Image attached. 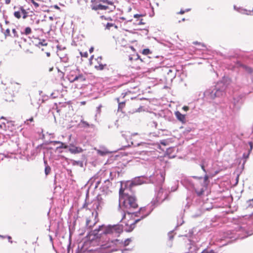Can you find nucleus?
Here are the masks:
<instances>
[{
	"label": "nucleus",
	"mask_w": 253,
	"mask_h": 253,
	"mask_svg": "<svg viewBox=\"0 0 253 253\" xmlns=\"http://www.w3.org/2000/svg\"><path fill=\"white\" fill-rule=\"evenodd\" d=\"M117 29H118V26L113 23H108L105 25V29H107L108 30H113L114 29L117 30Z\"/></svg>",
	"instance_id": "nucleus-12"
},
{
	"label": "nucleus",
	"mask_w": 253,
	"mask_h": 253,
	"mask_svg": "<svg viewBox=\"0 0 253 253\" xmlns=\"http://www.w3.org/2000/svg\"><path fill=\"white\" fill-rule=\"evenodd\" d=\"M69 151L71 153L77 154L83 152V149L81 147L71 145L69 148Z\"/></svg>",
	"instance_id": "nucleus-10"
},
{
	"label": "nucleus",
	"mask_w": 253,
	"mask_h": 253,
	"mask_svg": "<svg viewBox=\"0 0 253 253\" xmlns=\"http://www.w3.org/2000/svg\"><path fill=\"white\" fill-rule=\"evenodd\" d=\"M11 237L10 236H8V241L9 242H10L11 243H12V241H11Z\"/></svg>",
	"instance_id": "nucleus-37"
},
{
	"label": "nucleus",
	"mask_w": 253,
	"mask_h": 253,
	"mask_svg": "<svg viewBox=\"0 0 253 253\" xmlns=\"http://www.w3.org/2000/svg\"><path fill=\"white\" fill-rule=\"evenodd\" d=\"M67 79L70 83H83L86 80L85 76L78 69L71 70L67 75Z\"/></svg>",
	"instance_id": "nucleus-3"
},
{
	"label": "nucleus",
	"mask_w": 253,
	"mask_h": 253,
	"mask_svg": "<svg viewBox=\"0 0 253 253\" xmlns=\"http://www.w3.org/2000/svg\"><path fill=\"white\" fill-rule=\"evenodd\" d=\"M14 15L17 19H20L21 17V12L20 11H15L14 12Z\"/></svg>",
	"instance_id": "nucleus-20"
},
{
	"label": "nucleus",
	"mask_w": 253,
	"mask_h": 253,
	"mask_svg": "<svg viewBox=\"0 0 253 253\" xmlns=\"http://www.w3.org/2000/svg\"><path fill=\"white\" fill-rule=\"evenodd\" d=\"M182 109L185 111H187L189 110V107L184 106L182 107Z\"/></svg>",
	"instance_id": "nucleus-31"
},
{
	"label": "nucleus",
	"mask_w": 253,
	"mask_h": 253,
	"mask_svg": "<svg viewBox=\"0 0 253 253\" xmlns=\"http://www.w3.org/2000/svg\"><path fill=\"white\" fill-rule=\"evenodd\" d=\"M249 202H250V205L253 207V198L249 200Z\"/></svg>",
	"instance_id": "nucleus-32"
},
{
	"label": "nucleus",
	"mask_w": 253,
	"mask_h": 253,
	"mask_svg": "<svg viewBox=\"0 0 253 253\" xmlns=\"http://www.w3.org/2000/svg\"><path fill=\"white\" fill-rule=\"evenodd\" d=\"M175 115L177 119L182 123H185L186 122L185 115L182 114L179 111H176L175 113Z\"/></svg>",
	"instance_id": "nucleus-11"
},
{
	"label": "nucleus",
	"mask_w": 253,
	"mask_h": 253,
	"mask_svg": "<svg viewBox=\"0 0 253 253\" xmlns=\"http://www.w3.org/2000/svg\"><path fill=\"white\" fill-rule=\"evenodd\" d=\"M46 54L47 57H49L50 56V53L49 52H46Z\"/></svg>",
	"instance_id": "nucleus-41"
},
{
	"label": "nucleus",
	"mask_w": 253,
	"mask_h": 253,
	"mask_svg": "<svg viewBox=\"0 0 253 253\" xmlns=\"http://www.w3.org/2000/svg\"><path fill=\"white\" fill-rule=\"evenodd\" d=\"M140 220L141 219H137L132 221H128L126 224V230L127 232H131L134 228L135 224Z\"/></svg>",
	"instance_id": "nucleus-9"
},
{
	"label": "nucleus",
	"mask_w": 253,
	"mask_h": 253,
	"mask_svg": "<svg viewBox=\"0 0 253 253\" xmlns=\"http://www.w3.org/2000/svg\"><path fill=\"white\" fill-rule=\"evenodd\" d=\"M102 58L101 57H98L95 59V61L97 62V64H95L94 68L98 70H102L107 66L106 64H103L102 62Z\"/></svg>",
	"instance_id": "nucleus-7"
},
{
	"label": "nucleus",
	"mask_w": 253,
	"mask_h": 253,
	"mask_svg": "<svg viewBox=\"0 0 253 253\" xmlns=\"http://www.w3.org/2000/svg\"><path fill=\"white\" fill-rule=\"evenodd\" d=\"M193 43L195 45H200L201 47H206V45L203 43H201V42H193Z\"/></svg>",
	"instance_id": "nucleus-23"
},
{
	"label": "nucleus",
	"mask_w": 253,
	"mask_h": 253,
	"mask_svg": "<svg viewBox=\"0 0 253 253\" xmlns=\"http://www.w3.org/2000/svg\"><path fill=\"white\" fill-rule=\"evenodd\" d=\"M131 242V238H128V239H126V240H125L124 242V245L125 246H128L129 243Z\"/></svg>",
	"instance_id": "nucleus-19"
},
{
	"label": "nucleus",
	"mask_w": 253,
	"mask_h": 253,
	"mask_svg": "<svg viewBox=\"0 0 253 253\" xmlns=\"http://www.w3.org/2000/svg\"><path fill=\"white\" fill-rule=\"evenodd\" d=\"M81 123L82 124L84 127H88L89 126L88 123L84 121H81Z\"/></svg>",
	"instance_id": "nucleus-24"
},
{
	"label": "nucleus",
	"mask_w": 253,
	"mask_h": 253,
	"mask_svg": "<svg viewBox=\"0 0 253 253\" xmlns=\"http://www.w3.org/2000/svg\"><path fill=\"white\" fill-rule=\"evenodd\" d=\"M204 253H214V251L211 250L210 251H207L206 252H204Z\"/></svg>",
	"instance_id": "nucleus-35"
},
{
	"label": "nucleus",
	"mask_w": 253,
	"mask_h": 253,
	"mask_svg": "<svg viewBox=\"0 0 253 253\" xmlns=\"http://www.w3.org/2000/svg\"><path fill=\"white\" fill-rule=\"evenodd\" d=\"M52 143H53V144H60L61 142L60 141H54L52 142Z\"/></svg>",
	"instance_id": "nucleus-34"
},
{
	"label": "nucleus",
	"mask_w": 253,
	"mask_h": 253,
	"mask_svg": "<svg viewBox=\"0 0 253 253\" xmlns=\"http://www.w3.org/2000/svg\"><path fill=\"white\" fill-rule=\"evenodd\" d=\"M50 171H51L50 167L48 165L46 166L45 168V169H44L45 175H48L50 172Z\"/></svg>",
	"instance_id": "nucleus-17"
},
{
	"label": "nucleus",
	"mask_w": 253,
	"mask_h": 253,
	"mask_svg": "<svg viewBox=\"0 0 253 253\" xmlns=\"http://www.w3.org/2000/svg\"><path fill=\"white\" fill-rule=\"evenodd\" d=\"M94 50V48L93 47H91L89 49V52L90 53H92Z\"/></svg>",
	"instance_id": "nucleus-36"
},
{
	"label": "nucleus",
	"mask_w": 253,
	"mask_h": 253,
	"mask_svg": "<svg viewBox=\"0 0 253 253\" xmlns=\"http://www.w3.org/2000/svg\"><path fill=\"white\" fill-rule=\"evenodd\" d=\"M73 165L74 166L75 165H79L80 167H82L83 166V163L81 161H74L73 162Z\"/></svg>",
	"instance_id": "nucleus-18"
},
{
	"label": "nucleus",
	"mask_w": 253,
	"mask_h": 253,
	"mask_svg": "<svg viewBox=\"0 0 253 253\" xmlns=\"http://www.w3.org/2000/svg\"><path fill=\"white\" fill-rule=\"evenodd\" d=\"M37 1H41L40 0H29V2L32 3L36 8L39 7L40 4Z\"/></svg>",
	"instance_id": "nucleus-14"
},
{
	"label": "nucleus",
	"mask_w": 253,
	"mask_h": 253,
	"mask_svg": "<svg viewBox=\"0 0 253 253\" xmlns=\"http://www.w3.org/2000/svg\"><path fill=\"white\" fill-rule=\"evenodd\" d=\"M201 168L203 170V171H204L205 172H206V170H205V167L203 165H201Z\"/></svg>",
	"instance_id": "nucleus-38"
},
{
	"label": "nucleus",
	"mask_w": 253,
	"mask_h": 253,
	"mask_svg": "<svg viewBox=\"0 0 253 253\" xmlns=\"http://www.w3.org/2000/svg\"><path fill=\"white\" fill-rule=\"evenodd\" d=\"M122 231V229L118 225L106 226L102 225L99 226L98 229L91 231L89 233L88 236L89 238L91 236H94L93 238H91V240L100 238L102 235L112 234L114 235L115 236H118Z\"/></svg>",
	"instance_id": "nucleus-1"
},
{
	"label": "nucleus",
	"mask_w": 253,
	"mask_h": 253,
	"mask_svg": "<svg viewBox=\"0 0 253 253\" xmlns=\"http://www.w3.org/2000/svg\"><path fill=\"white\" fill-rule=\"evenodd\" d=\"M137 58L136 59V60H141L140 59H139V56H138V55H137Z\"/></svg>",
	"instance_id": "nucleus-45"
},
{
	"label": "nucleus",
	"mask_w": 253,
	"mask_h": 253,
	"mask_svg": "<svg viewBox=\"0 0 253 253\" xmlns=\"http://www.w3.org/2000/svg\"><path fill=\"white\" fill-rule=\"evenodd\" d=\"M119 197L120 203H122V206L128 213H130L128 210L136 209L138 208V206L135 198L128 194L126 193L124 190L122 188L120 189Z\"/></svg>",
	"instance_id": "nucleus-2"
},
{
	"label": "nucleus",
	"mask_w": 253,
	"mask_h": 253,
	"mask_svg": "<svg viewBox=\"0 0 253 253\" xmlns=\"http://www.w3.org/2000/svg\"><path fill=\"white\" fill-rule=\"evenodd\" d=\"M68 147V145H66V144L61 142L60 144V146L59 147H57V148H64V149H66Z\"/></svg>",
	"instance_id": "nucleus-21"
},
{
	"label": "nucleus",
	"mask_w": 253,
	"mask_h": 253,
	"mask_svg": "<svg viewBox=\"0 0 253 253\" xmlns=\"http://www.w3.org/2000/svg\"><path fill=\"white\" fill-rule=\"evenodd\" d=\"M101 2L111 5H113L114 4L113 1L109 0H91V9L94 10H107L109 8L108 6L101 4Z\"/></svg>",
	"instance_id": "nucleus-4"
},
{
	"label": "nucleus",
	"mask_w": 253,
	"mask_h": 253,
	"mask_svg": "<svg viewBox=\"0 0 253 253\" xmlns=\"http://www.w3.org/2000/svg\"><path fill=\"white\" fill-rule=\"evenodd\" d=\"M80 53L81 56L82 57L87 58L88 57V53L87 52H80Z\"/></svg>",
	"instance_id": "nucleus-25"
},
{
	"label": "nucleus",
	"mask_w": 253,
	"mask_h": 253,
	"mask_svg": "<svg viewBox=\"0 0 253 253\" xmlns=\"http://www.w3.org/2000/svg\"><path fill=\"white\" fill-rule=\"evenodd\" d=\"M131 48L132 50H134V48L132 46H131Z\"/></svg>",
	"instance_id": "nucleus-49"
},
{
	"label": "nucleus",
	"mask_w": 253,
	"mask_h": 253,
	"mask_svg": "<svg viewBox=\"0 0 253 253\" xmlns=\"http://www.w3.org/2000/svg\"><path fill=\"white\" fill-rule=\"evenodd\" d=\"M126 94H127L126 92L122 93V95H121V98H124L126 96ZM120 98H121V97L117 98V102L119 104L118 111L123 112V109L125 107V105H126V101H124L120 102Z\"/></svg>",
	"instance_id": "nucleus-8"
},
{
	"label": "nucleus",
	"mask_w": 253,
	"mask_h": 253,
	"mask_svg": "<svg viewBox=\"0 0 253 253\" xmlns=\"http://www.w3.org/2000/svg\"><path fill=\"white\" fill-rule=\"evenodd\" d=\"M12 31V33H13L14 36L15 37H18L17 32V31H16L15 29H13Z\"/></svg>",
	"instance_id": "nucleus-29"
},
{
	"label": "nucleus",
	"mask_w": 253,
	"mask_h": 253,
	"mask_svg": "<svg viewBox=\"0 0 253 253\" xmlns=\"http://www.w3.org/2000/svg\"><path fill=\"white\" fill-rule=\"evenodd\" d=\"M242 66H243L244 68H245L248 72H250V73L252 72L253 70H252V68H250V67H247V66H245V65H242Z\"/></svg>",
	"instance_id": "nucleus-28"
},
{
	"label": "nucleus",
	"mask_w": 253,
	"mask_h": 253,
	"mask_svg": "<svg viewBox=\"0 0 253 253\" xmlns=\"http://www.w3.org/2000/svg\"><path fill=\"white\" fill-rule=\"evenodd\" d=\"M142 54L144 55H148L152 53V51L148 48L144 49L142 52Z\"/></svg>",
	"instance_id": "nucleus-15"
},
{
	"label": "nucleus",
	"mask_w": 253,
	"mask_h": 253,
	"mask_svg": "<svg viewBox=\"0 0 253 253\" xmlns=\"http://www.w3.org/2000/svg\"><path fill=\"white\" fill-rule=\"evenodd\" d=\"M19 9L21 11V12L23 15V18L25 19L26 18H27V17L28 16V13L26 11V10L23 8V6H20Z\"/></svg>",
	"instance_id": "nucleus-13"
},
{
	"label": "nucleus",
	"mask_w": 253,
	"mask_h": 253,
	"mask_svg": "<svg viewBox=\"0 0 253 253\" xmlns=\"http://www.w3.org/2000/svg\"><path fill=\"white\" fill-rule=\"evenodd\" d=\"M40 43H41V42ZM41 44L42 45H46L47 44V43H43L42 42H41Z\"/></svg>",
	"instance_id": "nucleus-43"
},
{
	"label": "nucleus",
	"mask_w": 253,
	"mask_h": 253,
	"mask_svg": "<svg viewBox=\"0 0 253 253\" xmlns=\"http://www.w3.org/2000/svg\"><path fill=\"white\" fill-rule=\"evenodd\" d=\"M250 153H251L250 152H248L247 154H246V153L243 154V158H244L246 160L247 159H248L249 157Z\"/></svg>",
	"instance_id": "nucleus-27"
},
{
	"label": "nucleus",
	"mask_w": 253,
	"mask_h": 253,
	"mask_svg": "<svg viewBox=\"0 0 253 253\" xmlns=\"http://www.w3.org/2000/svg\"><path fill=\"white\" fill-rule=\"evenodd\" d=\"M1 119H4V117H2L1 118Z\"/></svg>",
	"instance_id": "nucleus-51"
},
{
	"label": "nucleus",
	"mask_w": 253,
	"mask_h": 253,
	"mask_svg": "<svg viewBox=\"0 0 253 253\" xmlns=\"http://www.w3.org/2000/svg\"><path fill=\"white\" fill-rule=\"evenodd\" d=\"M129 60L130 61L132 60V57H129Z\"/></svg>",
	"instance_id": "nucleus-46"
},
{
	"label": "nucleus",
	"mask_w": 253,
	"mask_h": 253,
	"mask_svg": "<svg viewBox=\"0 0 253 253\" xmlns=\"http://www.w3.org/2000/svg\"><path fill=\"white\" fill-rule=\"evenodd\" d=\"M11 0H5V3L9 4Z\"/></svg>",
	"instance_id": "nucleus-40"
},
{
	"label": "nucleus",
	"mask_w": 253,
	"mask_h": 253,
	"mask_svg": "<svg viewBox=\"0 0 253 253\" xmlns=\"http://www.w3.org/2000/svg\"><path fill=\"white\" fill-rule=\"evenodd\" d=\"M204 179H205V181H206L208 179V176H206L204 177Z\"/></svg>",
	"instance_id": "nucleus-42"
},
{
	"label": "nucleus",
	"mask_w": 253,
	"mask_h": 253,
	"mask_svg": "<svg viewBox=\"0 0 253 253\" xmlns=\"http://www.w3.org/2000/svg\"><path fill=\"white\" fill-rule=\"evenodd\" d=\"M100 183V181H98L97 182V185Z\"/></svg>",
	"instance_id": "nucleus-50"
},
{
	"label": "nucleus",
	"mask_w": 253,
	"mask_h": 253,
	"mask_svg": "<svg viewBox=\"0 0 253 253\" xmlns=\"http://www.w3.org/2000/svg\"><path fill=\"white\" fill-rule=\"evenodd\" d=\"M4 36L5 38H6L7 37L10 36V30L9 29H7L4 32Z\"/></svg>",
	"instance_id": "nucleus-22"
},
{
	"label": "nucleus",
	"mask_w": 253,
	"mask_h": 253,
	"mask_svg": "<svg viewBox=\"0 0 253 253\" xmlns=\"http://www.w3.org/2000/svg\"><path fill=\"white\" fill-rule=\"evenodd\" d=\"M249 144L250 147V149L249 150V152L251 153L253 148V143L252 141H250V142H249Z\"/></svg>",
	"instance_id": "nucleus-26"
},
{
	"label": "nucleus",
	"mask_w": 253,
	"mask_h": 253,
	"mask_svg": "<svg viewBox=\"0 0 253 253\" xmlns=\"http://www.w3.org/2000/svg\"><path fill=\"white\" fill-rule=\"evenodd\" d=\"M195 192L198 196H201L204 194L205 190L206 189V186L200 182L196 183L194 185Z\"/></svg>",
	"instance_id": "nucleus-6"
},
{
	"label": "nucleus",
	"mask_w": 253,
	"mask_h": 253,
	"mask_svg": "<svg viewBox=\"0 0 253 253\" xmlns=\"http://www.w3.org/2000/svg\"><path fill=\"white\" fill-rule=\"evenodd\" d=\"M100 17H101V19H103V18H104V16H101Z\"/></svg>",
	"instance_id": "nucleus-48"
},
{
	"label": "nucleus",
	"mask_w": 253,
	"mask_h": 253,
	"mask_svg": "<svg viewBox=\"0 0 253 253\" xmlns=\"http://www.w3.org/2000/svg\"><path fill=\"white\" fill-rule=\"evenodd\" d=\"M190 9H186V10H181L179 12V14H183L185 13V11H189Z\"/></svg>",
	"instance_id": "nucleus-30"
},
{
	"label": "nucleus",
	"mask_w": 253,
	"mask_h": 253,
	"mask_svg": "<svg viewBox=\"0 0 253 253\" xmlns=\"http://www.w3.org/2000/svg\"><path fill=\"white\" fill-rule=\"evenodd\" d=\"M134 17H136H136H139V16H140V15H138V14H135V15H134Z\"/></svg>",
	"instance_id": "nucleus-44"
},
{
	"label": "nucleus",
	"mask_w": 253,
	"mask_h": 253,
	"mask_svg": "<svg viewBox=\"0 0 253 253\" xmlns=\"http://www.w3.org/2000/svg\"><path fill=\"white\" fill-rule=\"evenodd\" d=\"M53 68V67L50 68L49 69V71H50V72H51V71H52Z\"/></svg>",
	"instance_id": "nucleus-47"
},
{
	"label": "nucleus",
	"mask_w": 253,
	"mask_h": 253,
	"mask_svg": "<svg viewBox=\"0 0 253 253\" xmlns=\"http://www.w3.org/2000/svg\"><path fill=\"white\" fill-rule=\"evenodd\" d=\"M50 62H51V61L49 60H47V61H44V64H45L46 65L50 64Z\"/></svg>",
	"instance_id": "nucleus-33"
},
{
	"label": "nucleus",
	"mask_w": 253,
	"mask_h": 253,
	"mask_svg": "<svg viewBox=\"0 0 253 253\" xmlns=\"http://www.w3.org/2000/svg\"><path fill=\"white\" fill-rule=\"evenodd\" d=\"M97 216V212H96L95 215H94V213L91 212V215L86 219V226L89 229L92 228L98 221Z\"/></svg>",
	"instance_id": "nucleus-5"
},
{
	"label": "nucleus",
	"mask_w": 253,
	"mask_h": 253,
	"mask_svg": "<svg viewBox=\"0 0 253 253\" xmlns=\"http://www.w3.org/2000/svg\"><path fill=\"white\" fill-rule=\"evenodd\" d=\"M32 33L31 28L29 27H26L25 29L24 34L26 35H29Z\"/></svg>",
	"instance_id": "nucleus-16"
},
{
	"label": "nucleus",
	"mask_w": 253,
	"mask_h": 253,
	"mask_svg": "<svg viewBox=\"0 0 253 253\" xmlns=\"http://www.w3.org/2000/svg\"><path fill=\"white\" fill-rule=\"evenodd\" d=\"M27 121H29L30 122H33L34 121V119L33 117H31V118H30L29 120H27Z\"/></svg>",
	"instance_id": "nucleus-39"
}]
</instances>
